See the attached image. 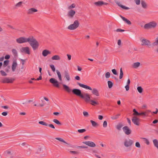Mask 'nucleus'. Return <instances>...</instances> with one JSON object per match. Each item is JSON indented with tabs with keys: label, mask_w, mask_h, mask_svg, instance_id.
Segmentation results:
<instances>
[{
	"label": "nucleus",
	"mask_w": 158,
	"mask_h": 158,
	"mask_svg": "<svg viewBox=\"0 0 158 158\" xmlns=\"http://www.w3.org/2000/svg\"><path fill=\"white\" fill-rule=\"evenodd\" d=\"M140 65V63L139 62H136L134 63L132 65V67L135 69H136L138 68Z\"/></svg>",
	"instance_id": "nucleus-26"
},
{
	"label": "nucleus",
	"mask_w": 158,
	"mask_h": 158,
	"mask_svg": "<svg viewBox=\"0 0 158 158\" xmlns=\"http://www.w3.org/2000/svg\"><path fill=\"white\" fill-rule=\"evenodd\" d=\"M141 4L142 6L144 8H146L147 7V5L146 2L144 1H142L141 2Z\"/></svg>",
	"instance_id": "nucleus-42"
},
{
	"label": "nucleus",
	"mask_w": 158,
	"mask_h": 158,
	"mask_svg": "<svg viewBox=\"0 0 158 158\" xmlns=\"http://www.w3.org/2000/svg\"><path fill=\"white\" fill-rule=\"evenodd\" d=\"M0 73L3 76H6L7 75V74L3 70H1Z\"/></svg>",
	"instance_id": "nucleus-49"
},
{
	"label": "nucleus",
	"mask_w": 158,
	"mask_h": 158,
	"mask_svg": "<svg viewBox=\"0 0 158 158\" xmlns=\"http://www.w3.org/2000/svg\"><path fill=\"white\" fill-rule=\"evenodd\" d=\"M134 143V141L129 139H125L123 142L124 146L127 148L131 147Z\"/></svg>",
	"instance_id": "nucleus-5"
},
{
	"label": "nucleus",
	"mask_w": 158,
	"mask_h": 158,
	"mask_svg": "<svg viewBox=\"0 0 158 158\" xmlns=\"http://www.w3.org/2000/svg\"><path fill=\"white\" fill-rule=\"evenodd\" d=\"M142 139H143V140L147 145H148L149 144L150 142L148 139L145 138H142Z\"/></svg>",
	"instance_id": "nucleus-40"
},
{
	"label": "nucleus",
	"mask_w": 158,
	"mask_h": 158,
	"mask_svg": "<svg viewBox=\"0 0 158 158\" xmlns=\"http://www.w3.org/2000/svg\"><path fill=\"white\" fill-rule=\"evenodd\" d=\"M21 51L22 52H24L28 54L30 53L29 49L28 47H23L21 49Z\"/></svg>",
	"instance_id": "nucleus-16"
},
{
	"label": "nucleus",
	"mask_w": 158,
	"mask_h": 158,
	"mask_svg": "<svg viewBox=\"0 0 158 158\" xmlns=\"http://www.w3.org/2000/svg\"><path fill=\"white\" fill-rule=\"evenodd\" d=\"M13 78H10L8 77H5L1 79V82L3 83H12L14 81Z\"/></svg>",
	"instance_id": "nucleus-8"
},
{
	"label": "nucleus",
	"mask_w": 158,
	"mask_h": 158,
	"mask_svg": "<svg viewBox=\"0 0 158 158\" xmlns=\"http://www.w3.org/2000/svg\"><path fill=\"white\" fill-rule=\"evenodd\" d=\"M94 4L97 6H101L103 5H107L108 3L102 1H99L94 3Z\"/></svg>",
	"instance_id": "nucleus-17"
},
{
	"label": "nucleus",
	"mask_w": 158,
	"mask_h": 158,
	"mask_svg": "<svg viewBox=\"0 0 158 158\" xmlns=\"http://www.w3.org/2000/svg\"><path fill=\"white\" fill-rule=\"evenodd\" d=\"M153 143L154 146L158 149V140L154 139L153 140Z\"/></svg>",
	"instance_id": "nucleus-27"
},
{
	"label": "nucleus",
	"mask_w": 158,
	"mask_h": 158,
	"mask_svg": "<svg viewBox=\"0 0 158 158\" xmlns=\"http://www.w3.org/2000/svg\"><path fill=\"white\" fill-rule=\"evenodd\" d=\"M56 72L59 80L60 81H62V77L60 72L58 70H56Z\"/></svg>",
	"instance_id": "nucleus-30"
},
{
	"label": "nucleus",
	"mask_w": 158,
	"mask_h": 158,
	"mask_svg": "<svg viewBox=\"0 0 158 158\" xmlns=\"http://www.w3.org/2000/svg\"><path fill=\"white\" fill-rule=\"evenodd\" d=\"M27 42L29 43L34 50H35L38 48L39 44L33 36H31L28 37Z\"/></svg>",
	"instance_id": "nucleus-2"
},
{
	"label": "nucleus",
	"mask_w": 158,
	"mask_h": 158,
	"mask_svg": "<svg viewBox=\"0 0 158 158\" xmlns=\"http://www.w3.org/2000/svg\"><path fill=\"white\" fill-rule=\"evenodd\" d=\"M123 125L122 124L119 123L118 124L116 127V128L118 130H120Z\"/></svg>",
	"instance_id": "nucleus-29"
},
{
	"label": "nucleus",
	"mask_w": 158,
	"mask_h": 158,
	"mask_svg": "<svg viewBox=\"0 0 158 158\" xmlns=\"http://www.w3.org/2000/svg\"><path fill=\"white\" fill-rule=\"evenodd\" d=\"M63 87L65 90L68 93H70L72 91L73 94L80 97H82L81 91L80 89H74L72 90L68 86L66 85L63 84Z\"/></svg>",
	"instance_id": "nucleus-1"
},
{
	"label": "nucleus",
	"mask_w": 158,
	"mask_h": 158,
	"mask_svg": "<svg viewBox=\"0 0 158 158\" xmlns=\"http://www.w3.org/2000/svg\"><path fill=\"white\" fill-rule=\"evenodd\" d=\"M9 61L8 60H5L4 62L3 66L4 67H6L8 64Z\"/></svg>",
	"instance_id": "nucleus-41"
},
{
	"label": "nucleus",
	"mask_w": 158,
	"mask_h": 158,
	"mask_svg": "<svg viewBox=\"0 0 158 158\" xmlns=\"http://www.w3.org/2000/svg\"><path fill=\"white\" fill-rule=\"evenodd\" d=\"M151 111L149 110H147L146 112H143L141 113H139L140 115H143L144 116H147L148 115V112H150Z\"/></svg>",
	"instance_id": "nucleus-28"
},
{
	"label": "nucleus",
	"mask_w": 158,
	"mask_h": 158,
	"mask_svg": "<svg viewBox=\"0 0 158 158\" xmlns=\"http://www.w3.org/2000/svg\"><path fill=\"white\" fill-rule=\"evenodd\" d=\"M121 44V41L120 40H119L118 41V45L120 46Z\"/></svg>",
	"instance_id": "nucleus-63"
},
{
	"label": "nucleus",
	"mask_w": 158,
	"mask_h": 158,
	"mask_svg": "<svg viewBox=\"0 0 158 158\" xmlns=\"http://www.w3.org/2000/svg\"><path fill=\"white\" fill-rule=\"evenodd\" d=\"M39 123L46 126H48V124L43 121H40L39 122Z\"/></svg>",
	"instance_id": "nucleus-37"
},
{
	"label": "nucleus",
	"mask_w": 158,
	"mask_h": 158,
	"mask_svg": "<svg viewBox=\"0 0 158 158\" xmlns=\"http://www.w3.org/2000/svg\"><path fill=\"white\" fill-rule=\"evenodd\" d=\"M123 130L126 135H129L131 133V130L127 126H126L123 127Z\"/></svg>",
	"instance_id": "nucleus-14"
},
{
	"label": "nucleus",
	"mask_w": 158,
	"mask_h": 158,
	"mask_svg": "<svg viewBox=\"0 0 158 158\" xmlns=\"http://www.w3.org/2000/svg\"><path fill=\"white\" fill-rule=\"evenodd\" d=\"M83 143L91 147H94L96 146V144L95 143L92 141H87L83 142Z\"/></svg>",
	"instance_id": "nucleus-15"
},
{
	"label": "nucleus",
	"mask_w": 158,
	"mask_h": 158,
	"mask_svg": "<svg viewBox=\"0 0 158 158\" xmlns=\"http://www.w3.org/2000/svg\"><path fill=\"white\" fill-rule=\"evenodd\" d=\"M112 73H113L115 75H117V73L116 70L115 69H112Z\"/></svg>",
	"instance_id": "nucleus-53"
},
{
	"label": "nucleus",
	"mask_w": 158,
	"mask_h": 158,
	"mask_svg": "<svg viewBox=\"0 0 158 158\" xmlns=\"http://www.w3.org/2000/svg\"><path fill=\"white\" fill-rule=\"evenodd\" d=\"M23 2H20L16 4V6H18V7H19L22 4Z\"/></svg>",
	"instance_id": "nucleus-54"
},
{
	"label": "nucleus",
	"mask_w": 158,
	"mask_h": 158,
	"mask_svg": "<svg viewBox=\"0 0 158 158\" xmlns=\"http://www.w3.org/2000/svg\"><path fill=\"white\" fill-rule=\"evenodd\" d=\"M52 59L53 60H59L60 58L59 55H55L52 57Z\"/></svg>",
	"instance_id": "nucleus-25"
},
{
	"label": "nucleus",
	"mask_w": 158,
	"mask_h": 158,
	"mask_svg": "<svg viewBox=\"0 0 158 158\" xmlns=\"http://www.w3.org/2000/svg\"><path fill=\"white\" fill-rule=\"evenodd\" d=\"M53 121L54 123L58 125H61L60 123L57 119H54Z\"/></svg>",
	"instance_id": "nucleus-44"
},
{
	"label": "nucleus",
	"mask_w": 158,
	"mask_h": 158,
	"mask_svg": "<svg viewBox=\"0 0 158 158\" xmlns=\"http://www.w3.org/2000/svg\"><path fill=\"white\" fill-rule=\"evenodd\" d=\"M115 3L119 6L121 7L122 8L128 10L129 9V8L126 7L124 6L123 5L121 4L120 2H119L117 0H115Z\"/></svg>",
	"instance_id": "nucleus-19"
},
{
	"label": "nucleus",
	"mask_w": 158,
	"mask_h": 158,
	"mask_svg": "<svg viewBox=\"0 0 158 158\" xmlns=\"http://www.w3.org/2000/svg\"><path fill=\"white\" fill-rule=\"evenodd\" d=\"M75 79L77 80H80V77L79 76H76L75 77Z\"/></svg>",
	"instance_id": "nucleus-62"
},
{
	"label": "nucleus",
	"mask_w": 158,
	"mask_h": 158,
	"mask_svg": "<svg viewBox=\"0 0 158 158\" xmlns=\"http://www.w3.org/2000/svg\"><path fill=\"white\" fill-rule=\"evenodd\" d=\"M12 51L13 54L15 56H16L17 55V52L16 49H13Z\"/></svg>",
	"instance_id": "nucleus-45"
},
{
	"label": "nucleus",
	"mask_w": 158,
	"mask_h": 158,
	"mask_svg": "<svg viewBox=\"0 0 158 158\" xmlns=\"http://www.w3.org/2000/svg\"><path fill=\"white\" fill-rule=\"evenodd\" d=\"M50 67L52 71L53 72H55V68L54 65L53 64H51L50 65Z\"/></svg>",
	"instance_id": "nucleus-47"
},
{
	"label": "nucleus",
	"mask_w": 158,
	"mask_h": 158,
	"mask_svg": "<svg viewBox=\"0 0 158 158\" xmlns=\"http://www.w3.org/2000/svg\"><path fill=\"white\" fill-rule=\"evenodd\" d=\"M115 31L117 32H123L125 30L121 29L118 28Z\"/></svg>",
	"instance_id": "nucleus-57"
},
{
	"label": "nucleus",
	"mask_w": 158,
	"mask_h": 158,
	"mask_svg": "<svg viewBox=\"0 0 158 158\" xmlns=\"http://www.w3.org/2000/svg\"><path fill=\"white\" fill-rule=\"evenodd\" d=\"M79 23L77 20H75L72 24L70 25L68 28L70 30H73L76 29L79 26Z\"/></svg>",
	"instance_id": "nucleus-6"
},
{
	"label": "nucleus",
	"mask_w": 158,
	"mask_h": 158,
	"mask_svg": "<svg viewBox=\"0 0 158 158\" xmlns=\"http://www.w3.org/2000/svg\"><path fill=\"white\" fill-rule=\"evenodd\" d=\"M126 89L127 91H128L129 89V85H127L125 86Z\"/></svg>",
	"instance_id": "nucleus-59"
},
{
	"label": "nucleus",
	"mask_w": 158,
	"mask_h": 158,
	"mask_svg": "<svg viewBox=\"0 0 158 158\" xmlns=\"http://www.w3.org/2000/svg\"><path fill=\"white\" fill-rule=\"evenodd\" d=\"M120 115L119 114H118L112 116L111 117V118L113 120H115L118 118L119 116Z\"/></svg>",
	"instance_id": "nucleus-31"
},
{
	"label": "nucleus",
	"mask_w": 158,
	"mask_h": 158,
	"mask_svg": "<svg viewBox=\"0 0 158 158\" xmlns=\"http://www.w3.org/2000/svg\"><path fill=\"white\" fill-rule=\"evenodd\" d=\"M156 26L157 23L155 22L152 21L145 24L144 27L145 29H149L155 28Z\"/></svg>",
	"instance_id": "nucleus-4"
},
{
	"label": "nucleus",
	"mask_w": 158,
	"mask_h": 158,
	"mask_svg": "<svg viewBox=\"0 0 158 158\" xmlns=\"http://www.w3.org/2000/svg\"><path fill=\"white\" fill-rule=\"evenodd\" d=\"M77 84L80 87L83 88H84L89 89L90 90H92V94L97 96H99L100 95L99 91L98 90L95 88H94L93 89L90 86L85 85L83 84H81L80 83L77 82Z\"/></svg>",
	"instance_id": "nucleus-3"
},
{
	"label": "nucleus",
	"mask_w": 158,
	"mask_h": 158,
	"mask_svg": "<svg viewBox=\"0 0 158 158\" xmlns=\"http://www.w3.org/2000/svg\"><path fill=\"white\" fill-rule=\"evenodd\" d=\"M17 63L16 61H14L12 63L11 68L13 72L15 71V70L17 66Z\"/></svg>",
	"instance_id": "nucleus-21"
},
{
	"label": "nucleus",
	"mask_w": 158,
	"mask_h": 158,
	"mask_svg": "<svg viewBox=\"0 0 158 158\" xmlns=\"http://www.w3.org/2000/svg\"><path fill=\"white\" fill-rule=\"evenodd\" d=\"M90 122L91 123L93 127H96L98 126V124L97 123H96V122H95V121H94L92 120H91L90 121Z\"/></svg>",
	"instance_id": "nucleus-35"
},
{
	"label": "nucleus",
	"mask_w": 158,
	"mask_h": 158,
	"mask_svg": "<svg viewBox=\"0 0 158 158\" xmlns=\"http://www.w3.org/2000/svg\"><path fill=\"white\" fill-rule=\"evenodd\" d=\"M137 90L140 93H141L143 91V89L141 86H138L137 88Z\"/></svg>",
	"instance_id": "nucleus-43"
},
{
	"label": "nucleus",
	"mask_w": 158,
	"mask_h": 158,
	"mask_svg": "<svg viewBox=\"0 0 158 158\" xmlns=\"http://www.w3.org/2000/svg\"><path fill=\"white\" fill-rule=\"evenodd\" d=\"M7 114V113L6 112H4L2 113V114L4 116H6Z\"/></svg>",
	"instance_id": "nucleus-60"
},
{
	"label": "nucleus",
	"mask_w": 158,
	"mask_h": 158,
	"mask_svg": "<svg viewBox=\"0 0 158 158\" xmlns=\"http://www.w3.org/2000/svg\"><path fill=\"white\" fill-rule=\"evenodd\" d=\"M48 126L52 128L53 129H54L55 128L53 124H48Z\"/></svg>",
	"instance_id": "nucleus-58"
},
{
	"label": "nucleus",
	"mask_w": 158,
	"mask_h": 158,
	"mask_svg": "<svg viewBox=\"0 0 158 158\" xmlns=\"http://www.w3.org/2000/svg\"><path fill=\"white\" fill-rule=\"evenodd\" d=\"M10 57V56L9 55H7L5 56V59H9Z\"/></svg>",
	"instance_id": "nucleus-64"
},
{
	"label": "nucleus",
	"mask_w": 158,
	"mask_h": 158,
	"mask_svg": "<svg viewBox=\"0 0 158 158\" xmlns=\"http://www.w3.org/2000/svg\"><path fill=\"white\" fill-rule=\"evenodd\" d=\"M32 150L31 148H29L26 151L25 154L27 156L30 155L31 154Z\"/></svg>",
	"instance_id": "nucleus-24"
},
{
	"label": "nucleus",
	"mask_w": 158,
	"mask_h": 158,
	"mask_svg": "<svg viewBox=\"0 0 158 158\" xmlns=\"http://www.w3.org/2000/svg\"><path fill=\"white\" fill-rule=\"evenodd\" d=\"M37 11L36 9L34 8H32L27 10V14L29 15L33 14L34 12H36Z\"/></svg>",
	"instance_id": "nucleus-18"
},
{
	"label": "nucleus",
	"mask_w": 158,
	"mask_h": 158,
	"mask_svg": "<svg viewBox=\"0 0 158 158\" xmlns=\"http://www.w3.org/2000/svg\"><path fill=\"white\" fill-rule=\"evenodd\" d=\"M49 82L53 84V85L56 87L59 88V85L57 80L54 78H51L49 80Z\"/></svg>",
	"instance_id": "nucleus-9"
},
{
	"label": "nucleus",
	"mask_w": 158,
	"mask_h": 158,
	"mask_svg": "<svg viewBox=\"0 0 158 158\" xmlns=\"http://www.w3.org/2000/svg\"><path fill=\"white\" fill-rule=\"evenodd\" d=\"M140 119L136 116H134L132 118V121L134 124L137 125H139Z\"/></svg>",
	"instance_id": "nucleus-10"
},
{
	"label": "nucleus",
	"mask_w": 158,
	"mask_h": 158,
	"mask_svg": "<svg viewBox=\"0 0 158 158\" xmlns=\"http://www.w3.org/2000/svg\"><path fill=\"white\" fill-rule=\"evenodd\" d=\"M137 5H139L140 3V0H134Z\"/></svg>",
	"instance_id": "nucleus-50"
},
{
	"label": "nucleus",
	"mask_w": 158,
	"mask_h": 158,
	"mask_svg": "<svg viewBox=\"0 0 158 158\" xmlns=\"http://www.w3.org/2000/svg\"><path fill=\"white\" fill-rule=\"evenodd\" d=\"M120 17L122 18V19L125 21L126 23H127L128 24L131 25V22L130 21L126 19L125 17H123L122 15H120Z\"/></svg>",
	"instance_id": "nucleus-23"
},
{
	"label": "nucleus",
	"mask_w": 158,
	"mask_h": 158,
	"mask_svg": "<svg viewBox=\"0 0 158 158\" xmlns=\"http://www.w3.org/2000/svg\"><path fill=\"white\" fill-rule=\"evenodd\" d=\"M153 44L155 45L158 44V37L156 38L155 42Z\"/></svg>",
	"instance_id": "nucleus-55"
},
{
	"label": "nucleus",
	"mask_w": 158,
	"mask_h": 158,
	"mask_svg": "<svg viewBox=\"0 0 158 158\" xmlns=\"http://www.w3.org/2000/svg\"><path fill=\"white\" fill-rule=\"evenodd\" d=\"M107 83L108 85V87L109 88H111L113 86V82L110 81H107Z\"/></svg>",
	"instance_id": "nucleus-34"
},
{
	"label": "nucleus",
	"mask_w": 158,
	"mask_h": 158,
	"mask_svg": "<svg viewBox=\"0 0 158 158\" xmlns=\"http://www.w3.org/2000/svg\"><path fill=\"white\" fill-rule=\"evenodd\" d=\"M123 71L122 70V68H121L120 69V73L119 78L120 79H121L123 78Z\"/></svg>",
	"instance_id": "nucleus-39"
},
{
	"label": "nucleus",
	"mask_w": 158,
	"mask_h": 158,
	"mask_svg": "<svg viewBox=\"0 0 158 158\" xmlns=\"http://www.w3.org/2000/svg\"><path fill=\"white\" fill-rule=\"evenodd\" d=\"M110 77V73L109 72H107L105 73V77L106 78H108Z\"/></svg>",
	"instance_id": "nucleus-46"
},
{
	"label": "nucleus",
	"mask_w": 158,
	"mask_h": 158,
	"mask_svg": "<svg viewBox=\"0 0 158 158\" xmlns=\"http://www.w3.org/2000/svg\"><path fill=\"white\" fill-rule=\"evenodd\" d=\"M103 125L104 127H106L107 126V123L106 121L104 122Z\"/></svg>",
	"instance_id": "nucleus-56"
},
{
	"label": "nucleus",
	"mask_w": 158,
	"mask_h": 158,
	"mask_svg": "<svg viewBox=\"0 0 158 158\" xmlns=\"http://www.w3.org/2000/svg\"><path fill=\"white\" fill-rule=\"evenodd\" d=\"M64 77L66 78V81H69L70 80V75L68 71H64Z\"/></svg>",
	"instance_id": "nucleus-20"
},
{
	"label": "nucleus",
	"mask_w": 158,
	"mask_h": 158,
	"mask_svg": "<svg viewBox=\"0 0 158 158\" xmlns=\"http://www.w3.org/2000/svg\"><path fill=\"white\" fill-rule=\"evenodd\" d=\"M82 97L81 98L84 99L86 102H88L90 101V98L89 94H85L84 95L82 94Z\"/></svg>",
	"instance_id": "nucleus-12"
},
{
	"label": "nucleus",
	"mask_w": 158,
	"mask_h": 158,
	"mask_svg": "<svg viewBox=\"0 0 158 158\" xmlns=\"http://www.w3.org/2000/svg\"><path fill=\"white\" fill-rule=\"evenodd\" d=\"M67 56L68 58V60H71V55L69 54H67Z\"/></svg>",
	"instance_id": "nucleus-61"
},
{
	"label": "nucleus",
	"mask_w": 158,
	"mask_h": 158,
	"mask_svg": "<svg viewBox=\"0 0 158 158\" xmlns=\"http://www.w3.org/2000/svg\"><path fill=\"white\" fill-rule=\"evenodd\" d=\"M85 131L86 130L85 129H79L78 130V132L80 133H84L85 132Z\"/></svg>",
	"instance_id": "nucleus-48"
},
{
	"label": "nucleus",
	"mask_w": 158,
	"mask_h": 158,
	"mask_svg": "<svg viewBox=\"0 0 158 158\" xmlns=\"http://www.w3.org/2000/svg\"><path fill=\"white\" fill-rule=\"evenodd\" d=\"M133 115H134V116H137V115H140L139 113L135 109H134L133 110Z\"/></svg>",
	"instance_id": "nucleus-32"
},
{
	"label": "nucleus",
	"mask_w": 158,
	"mask_h": 158,
	"mask_svg": "<svg viewBox=\"0 0 158 158\" xmlns=\"http://www.w3.org/2000/svg\"><path fill=\"white\" fill-rule=\"evenodd\" d=\"M83 114L84 116L88 117L89 115L88 113L86 111H83Z\"/></svg>",
	"instance_id": "nucleus-51"
},
{
	"label": "nucleus",
	"mask_w": 158,
	"mask_h": 158,
	"mask_svg": "<svg viewBox=\"0 0 158 158\" xmlns=\"http://www.w3.org/2000/svg\"><path fill=\"white\" fill-rule=\"evenodd\" d=\"M76 7V5L75 3H73L71 5L68 7V9L69 10H71L72 9L75 8Z\"/></svg>",
	"instance_id": "nucleus-36"
},
{
	"label": "nucleus",
	"mask_w": 158,
	"mask_h": 158,
	"mask_svg": "<svg viewBox=\"0 0 158 158\" xmlns=\"http://www.w3.org/2000/svg\"><path fill=\"white\" fill-rule=\"evenodd\" d=\"M75 13L76 12L73 9L69 10L68 12L67 15L69 18H73Z\"/></svg>",
	"instance_id": "nucleus-11"
},
{
	"label": "nucleus",
	"mask_w": 158,
	"mask_h": 158,
	"mask_svg": "<svg viewBox=\"0 0 158 158\" xmlns=\"http://www.w3.org/2000/svg\"><path fill=\"white\" fill-rule=\"evenodd\" d=\"M51 52L46 49L44 50L42 53L43 56L44 57L47 56L48 54H49Z\"/></svg>",
	"instance_id": "nucleus-22"
},
{
	"label": "nucleus",
	"mask_w": 158,
	"mask_h": 158,
	"mask_svg": "<svg viewBox=\"0 0 158 158\" xmlns=\"http://www.w3.org/2000/svg\"><path fill=\"white\" fill-rule=\"evenodd\" d=\"M90 102H91L90 104L93 106H95L96 105L98 104V102L95 101H94V100H90Z\"/></svg>",
	"instance_id": "nucleus-33"
},
{
	"label": "nucleus",
	"mask_w": 158,
	"mask_h": 158,
	"mask_svg": "<svg viewBox=\"0 0 158 158\" xmlns=\"http://www.w3.org/2000/svg\"><path fill=\"white\" fill-rule=\"evenodd\" d=\"M141 42L142 45H146L148 46L151 45V43L149 40L143 39L141 40Z\"/></svg>",
	"instance_id": "nucleus-13"
},
{
	"label": "nucleus",
	"mask_w": 158,
	"mask_h": 158,
	"mask_svg": "<svg viewBox=\"0 0 158 158\" xmlns=\"http://www.w3.org/2000/svg\"><path fill=\"white\" fill-rule=\"evenodd\" d=\"M28 38H26L24 37H20L16 39L17 43L21 44L27 42Z\"/></svg>",
	"instance_id": "nucleus-7"
},
{
	"label": "nucleus",
	"mask_w": 158,
	"mask_h": 158,
	"mask_svg": "<svg viewBox=\"0 0 158 158\" xmlns=\"http://www.w3.org/2000/svg\"><path fill=\"white\" fill-rule=\"evenodd\" d=\"M135 145V146L137 148H139L140 147V144L139 142H136Z\"/></svg>",
	"instance_id": "nucleus-52"
},
{
	"label": "nucleus",
	"mask_w": 158,
	"mask_h": 158,
	"mask_svg": "<svg viewBox=\"0 0 158 158\" xmlns=\"http://www.w3.org/2000/svg\"><path fill=\"white\" fill-rule=\"evenodd\" d=\"M56 139H57L60 141L63 142L64 143H65L66 144H69L66 143L64 139L60 138H56Z\"/></svg>",
	"instance_id": "nucleus-38"
}]
</instances>
